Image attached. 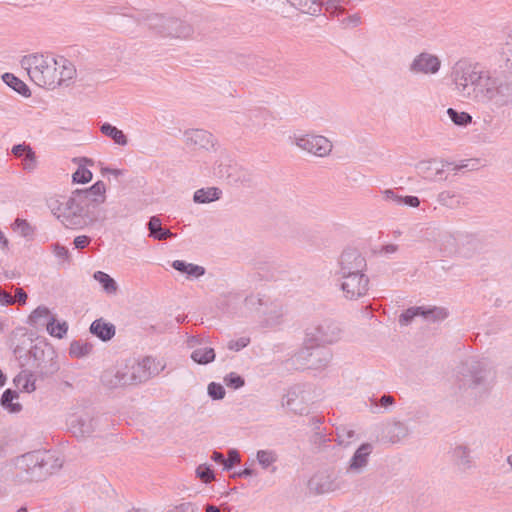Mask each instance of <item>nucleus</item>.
<instances>
[{
    "mask_svg": "<svg viewBox=\"0 0 512 512\" xmlns=\"http://www.w3.org/2000/svg\"><path fill=\"white\" fill-rule=\"evenodd\" d=\"M451 81L456 95L472 101L485 123H492L512 105V83L477 63L466 59L457 61L451 70Z\"/></svg>",
    "mask_w": 512,
    "mask_h": 512,
    "instance_id": "nucleus-1",
    "label": "nucleus"
},
{
    "mask_svg": "<svg viewBox=\"0 0 512 512\" xmlns=\"http://www.w3.org/2000/svg\"><path fill=\"white\" fill-rule=\"evenodd\" d=\"M20 65L32 82L49 90L67 84L76 76L74 64L64 56L32 53L23 56Z\"/></svg>",
    "mask_w": 512,
    "mask_h": 512,
    "instance_id": "nucleus-2",
    "label": "nucleus"
},
{
    "mask_svg": "<svg viewBox=\"0 0 512 512\" xmlns=\"http://www.w3.org/2000/svg\"><path fill=\"white\" fill-rule=\"evenodd\" d=\"M494 380L495 371L485 361H467L457 367L458 388L466 397H482L491 388Z\"/></svg>",
    "mask_w": 512,
    "mask_h": 512,
    "instance_id": "nucleus-3",
    "label": "nucleus"
},
{
    "mask_svg": "<svg viewBox=\"0 0 512 512\" xmlns=\"http://www.w3.org/2000/svg\"><path fill=\"white\" fill-rule=\"evenodd\" d=\"M48 207L57 219L69 229L83 228L100 220L98 215L91 214L76 191H73L69 197H63L62 200L50 199Z\"/></svg>",
    "mask_w": 512,
    "mask_h": 512,
    "instance_id": "nucleus-4",
    "label": "nucleus"
},
{
    "mask_svg": "<svg viewBox=\"0 0 512 512\" xmlns=\"http://www.w3.org/2000/svg\"><path fill=\"white\" fill-rule=\"evenodd\" d=\"M148 28L161 38L188 39L193 34V27L175 17L152 15L147 19Z\"/></svg>",
    "mask_w": 512,
    "mask_h": 512,
    "instance_id": "nucleus-5",
    "label": "nucleus"
},
{
    "mask_svg": "<svg viewBox=\"0 0 512 512\" xmlns=\"http://www.w3.org/2000/svg\"><path fill=\"white\" fill-rule=\"evenodd\" d=\"M342 329L333 320L325 319L312 323L305 330L306 345L326 346L342 338Z\"/></svg>",
    "mask_w": 512,
    "mask_h": 512,
    "instance_id": "nucleus-6",
    "label": "nucleus"
},
{
    "mask_svg": "<svg viewBox=\"0 0 512 512\" xmlns=\"http://www.w3.org/2000/svg\"><path fill=\"white\" fill-rule=\"evenodd\" d=\"M57 459L49 451H36L22 456L21 462L33 478L41 479L58 467Z\"/></svg>",
    "mask_w": 512,
    "mask_h": 512,
    "instance_id": "nucleus-7",
    "label": "nucleus"
},
{
    "mask_svg": "<svg viewBox=\"0 0 512 512\" xmlns=\"http://www.w3.org/2000/svg\"><path fill=\"white\" fill-rule=\"evenodd\" d=\"M290 139L291 143L299 149L317 157L328 156L333 148L332 142L323 135L313 133L299 134L294 135Z\"/></svg>",
    "mask_w": 512,
    "mask_h": 512,
    "instance_id": "nucleus-8",
    "label": "nucleus"
},
{
    "mask_svg": "<svg viewBox=\"0 0 512 512\" xmlns=\"http://www.w3.org/2000/svg\"><path fill=\"white\" fill-rule=\"evenodd\" d=\"M321 346L306 345L294 355L295 363L308 369H322L331 361L332 354L329 350L320 349Z\"/></svg>",
    "mask_w": 512,
    "mask_h": 512,
    "instance_id": "nucleus-9",
    "label": "nucleus"
},
{
    "mask_svg": "<svg viewBox=\"0 0 512 512\" xmlns=\"http://www.w3.org/2000/svg\"><path fill=\"white\" fill-rule=\"evenodd\" d=\"M347 483L340 476L329 471L314 474L308 481V488L315 494H327L344 490Z\"/></svg>",
    "mask_w": 512,
    "mask_h": 512,
    "instance_id": "nucleus-10",
    "label": "nucleus"
},
{
    "mask_svg": "<svg viewBox=\"0 0 512 512\" xmlns=\"http://www.w3.org/2000/svg\"><path fill=\"white\" fill-rule=\"evenodd\" d=\"M442 66L439 56L423 51L417 54L408 66V71L415 76H431L436 75Z\"/></svg>",
    "mask_w": 512,
    "mask_h": 512,
    "instance_id": "nucleus-11",
    "label": "nucleus"
},
{
    "mask_svg": "<svg viewBox=\"0 0 512 512\" xmlns=\"http://www.w3.org/2000/svg\"><path fill=\"white\" fill-rule=\"evenodd\" d=\"M81 197L86 207L92 215H98L100 220L103 219L100 206L106 200V185L103 181H97L88 189L75 190Z\"/></svg>",
    "mask_w": 512,
    "mask_h": 512,
    "instance_id": "nucleus-12",
    "label": "nucleus"
},
{
    "mask_svg": "<svg viewBox=\"0 0 512 512\" xmlns=\"http://www.w3.org/2000/svg\"><path fill=\"white\" fill-rule=\"evenodd\" d=\"M340 276L366 274L367 262L365 257L356 249L344 250L339 260Z\"/></svg>",
    "mask_w": 512,
    "mask_h": 512,
    "instance_id": "nucleus-13",
    "label": "nucleus"
},
{
    "mask_svg": "<svg viewBox=\"0 0 512 512\" xmlns=\"http://www.w3.org/2000/svg\"><path fill=\"white\" fill-rule=\"evenodd\" d=\"M341 277V289L347 299H358L369 290V277L366 274L345 275Z\"/></svg>",
    "mask_w": 512,
    "mask_h": 512,
    "instance_id": "nucleus-14",
    "label": "nucleus"
},
{
    "mask_svg": "<svg viewBox=\"0 0 512 512\" xmlns=\"http://www.w3.org/2000/svg\"><path fill=\"white\" fill-rule=\"evenodd\" d=\"M129 364L136 384L149 380L163 369V366L159 367V363L152 357H145L141 361H129Z\"/></svg>",
    "mask_w": 512,
    "mask_h": 512,
    "instance_id": "nucleus-15",
    "label": "nucleus"
},
{
    "mask_svg": "<svg viewBox=\"0 0 512 512\" xmlns=\"http://www.w3.org/2000/svg\"><path fill=\"white\" fill-rule=\"evenodd\" d=\"M35 358L36 370L42 377H48L59 370L55 352L52 349H39L35 347L32 351Z\"/></svg>",
    "mask_w": 512,
    "mask_h": 512,
    "instance_id": "nucleus-16",
    "label": "nucleus"
},
{
    "mask_svg": "<svg viewBox=\"0 0 512 512\" xmlns=\"http://www.w3.org/2000/svg\"><path fill=\"white\" fill-rule=\"evenodd\" d=\"M184 142L190 148L208 151L214 148L216 139L204 129H188L184 132Z\"/></svg>",
    "mask_w": 512,
    "mask_h": 512,
    "instance_id": "nucleus-17",
    "label": "nucleus"
},
{
    "mask_svg": "<svg viewBox=\"0 0 512 512\" xmlns=\"http://www.w3.org/2000/svg\"><path fill=\"white\" fill-rule=\"evenodd\" d=\"M372 452V445L362 444L353 454L349 461L346 472L351 474H360L368 465L369 456Z\"/></svg>",
    "mask_w": 512,
    "mask_h": 512,
    "instance_id": "nucleus-18",
    "label": "nucleus"
},
{
    "mask_svg": "<svg viewBox=\"0 0 512 512\" xmlns=\"http://www.w3.org/2000/svg\"><path fill=\"white\" fill-rule=\"evenodd\" d=\"M70 429L77 437L89 436L95 429L94 419L89 415L74 417L70 421Z\"/></svg>",
    "mask_w": 512,
    "mask_h": 512,
    "instance_id": "nucleus-19",
    "label": "nucleus"
},
{
    "mask_svg": "<svg viewBox=\"0 0 512 512\" xmlns=\"http://www.w3.org/2000/svg\"><path fill=\"white\" fill-rule=\"evenodd\" d=\"M54 316L48 307L41 305L31 312L27 319V324L33 328L44 327L47 322H50V318H54Z\"/></svg>",
    "mask_w": 512,
    "mask_h": 512,
    "instance_id": "nucleus-20",
    "label": "nucleus"
},
{
    "mask_svg": "<svg viewBox=\"0 0 512 512\" xmlns=\"http://www.w3.org/2000/svg\"><path fill=\"white\" fill-rule=\"evenodd\" d=\"M90 332L102 341H108L115 335V326L102 319H97L92 322Z\"/></svg>",
    "mask_w": 512,
    "mask_h": 512,
    "instance_id": "nucleus-21",
    "label": "nucleus"
},
{
    "mask_svg": "<svg viewBox=\"0 0 512 512\" xmlns=\"http://www.w3.org/2000/svg\"><path fill=\"white\" fill-rule=\"evenodd\" d=\"M296 10L309 15H318L322 10L321 0H287Z\"/></svg>",
    "mask_w": 512,
    "mask_h": 512,
    "instance_id": "nucleus-22",
    "label": "nucleus"
},
{
    "mask_svg": "<svg viewBox=\"0 0 512 512\" xmlns=\"http://www.w3.org/2000/svg\"><path fill=\"white\" fill-rule=\"evenodd\" d=\"M482 249L481 242L475 237H464L460 240L458 253L465 258H470Z\"/></svg>",
    "mask_w": 512,
    "mask_h": 512,
    "instance_id": "nucleus-23",
    "label": "nucleus"
},
{
    "mask_svg": "<svg viewBox=\"0 0 512 512\" xmlns=\"http://www.w3.org/2000/svg\"><path fill=\"white\" fill-rule=\"evenodd\" d=\"M149 236L157 240H165L174 236V234L167 228H163L161 220L157 216L150 218L148 222Z\"/></svg>",
    "mask_w": 512,
    "mask_h": 512,
    "instance_id": "nucleus-24",
    "label": "nucleus"
},
{
    "mask_svg": "<svg viewBox=\"0 0 512 512\" xmlns=\"http://www.w3.org/2000/svg\"><path fill=\"white\" fill-rule=\"evenodd\" d=\"M263 313L265 315L264 323L266 326H276L280 324L284 316L283 307L279 303H272Z\"/></svg>",
    "mask_w": 512,
    "mask_h": 512,
    "instance_id": "nucleus-25",
    "label": "nucleus"
},
{
    "mask_svg": "<svg viewBox=\"0 0 512 512\" xmlns=\"http://www.w3.org/2000/svg\"><path fill=\"white\" fill-rule=\"evenodd\" d=\"M100 131L103 135L112 139L117 145L126 146L128 143V139L123 131L111 125L110 123L102 124Z\"/></svg>",
    "mask_w": 512,
    "mask_h": 512,
    "instance_id": "nucleus-26",
    "label": "nucleus"
},
{
    "mask_svg": "<svg viewBox=\"0 0 512 512\" xmlns=\"http://www.w3.org/2000/svg\"><path fill=\"white\" fill-rule=\"evenodd\" d=\"M410 434L409 427L400 421H395L387 431L391 443H399Z\"/></svg>",
    "mask_w": 512,
    "mask_h": 512,
    "instance_id": "nucleus-27",
    "label": "nucleus"
},
{
    "mask_svg": "<svg viewBox=\"0 0 512 512\" xmlns=\"http://www.w3.org/2000/svg\"><path fill=\"white\" fill-rule=\"evenodd\" d=\"M215 351L209 346H200L195 348L191 353V359L201 365L211 363L215 359Z\"/></svg>",
    "mask_w": 512,
    "mask_h": 512,
    "instance_id": "nucleus-28",
    "label": "nucleus"
},
{
    "mask_svg": "<svg viewBox=\"0 0 512 512\" xmlns=\"http://www.w3.org/2000/svg\"><path fill=\"white\" fill-rule=\"evenodd\" d=\"M221 193V190L216 187L202 188L195 191L193 200L196 203H209L218 200Z\"/></svg>",
    "mask_w": 512,
    "mask_h": 512,
    "instance_id": "nucleus-29",
    "label": "nucleus"
},
{
    "mask_svg": "<svg viewBox=\"0 0 512 512\" xmlns=\"http://www.w3.org/2000/svg\"><path fill=\"white\" fill-rule=\"evenodd\" d=\"M101 382L108 389L122 387L123 384L118 367L105 370L101 375Z\"/></svg>",
    "mask_w": 512,
    "mask_h": 512,
    "instance_id": "nucleus-30",
    "label": "nucleus"
},
{
    "mask_svg": "<svg viewBox=\"0 0 512 512\" xmlns=\"http://www.w3.org/2000/svg\"><path fill=\"white\" fill-rule=\"evenodd\" d=\"M14 382L16 386L23 392L31 393L36 390L34 376L26 371L18 374L15 377Z\"/></svg>",
    "mask_w": 512,
    "mask_h": 512,
    "instance_id": "nucleus-31",
    "label": "nucleus"
},
{
    "mask_svg": "<svg viewBox=\"0 0 512 512\" xmlns=\"http://www.w3.org/2000/svg\"><path fill=\"white\" fill-rule=\"evenodd\" d=\"M3 81L12 89H14L19 94L28 97L30 96V90L28 86L19 78L11 73H5L3 76Z\"/></svg>",
    "mask_w": 512,
    "mask_h": 512,
    "instance_id": "nucleus-32",
    "label": "nucleus"
},
{
    "mask_svg": "<svg viewBox=\"0 0 512 512\" xmlns=\"http://www.w3.org/2000/svg\"><path fill=\"white\" fill-rule=\"evenodd\" d=\"M46 330L52 337L62 339L68 332V324L66 321L57 322L54 316L50 318V322L46 323Z\"/></svg>",
    "mask_w": 512,
    "mask_h": 512,
    "instance_id": "nucleus-33",
    "label": "nucleus"
},
{
    "mask_svg": "<svg viewBox=\"0 0 512 512\" xmlns=\"http://www.w3.org/2000/svg\"><path fill=\"white\" fill-rule=\"evenodd\" d=\"M94 279L99 282L103 288V290L107 294H115L117 292V284L115 280L110 277L107 273L102 271H97L93 275Z\"/></svg>",
    "mask_w": 512,
    "mask_h": 512,
    "instance_id": "nucleus-34",
    "label": "nucleus"
},
{
    "mask_svg": "<svg viewBox=\"0 0 512 512\" xmlns=\"http://www.w3.org/2000/svg\"><path fill=\"white\" fill-rule=\"evenodd\" d=\"M93 350V345L89 342L73 341L70 344L69 354L75 358H81L89 355Z\"/></svg>",
    "mask_w": 512,
    "mask_h": 512,
    "instance_id": "nucleus-35",
    "label": "nucleus"
},
{
    "mask_svg": "<svg viewBox=\"0 0 512 512\" xmlns=\"http://www.w3.org/2000/svg\"><path fill=\"white\" fill-rule=\"evenodd\" d=\"M447 115L450 120L457 126L466 127L472 123V116L464 111H457L454 108L447 109Z\"/></svg>",
    "mask_w": 512,
    "mask_h": 512,
    "instance_id": "nucleus-36",
    "label": "nucleus"
},
{
    "mask_svg": "<svg viewBox=\"0 0 512 512\" xmlns=\"http://www.w3.org/2000/svg\"><path fill=\"white\" fill-rule=\"evenodd\" d=\"M437 202L448 208H457L460 206V198L452 191H442L437 196Z\"/></svg>",
    "mask_w": 512,
    "mask_h": 512,
    "instance_id": "nucleus-37",
    "label": "nucleus"
},
{
    "mask_svg": "<svg viewBox=\"0 0 512 512\" xmlns=\"http://www.w3.org/2000/svg\"><path fill=\"white\" fill-rule=\"evenodd\" d=\"M420 169L423 170L426 177H430L433 180L443 179L444 164L438 167L436 162L423 163L420 165Z\"/></svg>",
    "mask_w": 512,
    "mask_h": 512,
    "instance_id": "nucleus-38",
    "label": "nucleus"
},
{
    "mask_svg": "<svg viewBox=\"0 0 512 512\" xmlns=\"http://www.w3.org/2000/svg\"><path fill=\"white\" fill-rule=\"evenodd\" d=\"M420 315L429 322H435L444 320L448 316V313L446 309L441 307H432L428 309L423 307V313H420Z\"/></svg>",
    "mask_w": 512,
    "mask_h": 512,
    "instance_id": "nucleus-39",
    "label": "nucleus"
},
{
    "mask_svg": "<svg viewBox=\"0 0 512 512\" xmlns=\"http://www.w3.org/2000/svg\"><path fill=\"white\" fill-rule=\"evenodd\" d=\"M12 228L25 238L32 237L35 232V228L27 220L21 218L15 219Z\"/></svg>",
    "mask_w": 512,
    "mask_h": 512,
    "instance_id": "nucleus-40",
    "label": "nucleus"
},
{
    "mask_svg": "<svg viewBox=\"0 0 512 512\" xmlns=\"http://www.w3.org/2000/svg\"><path fill=\"white\" fill-rule=\"evenodd\" d=\"M453 457L459 466L466 468L470 465V451L465 446L459 445L455 447Z\"/></svg>",
    "mask_w": 512,
    "mask_h": 512,
    "instance_id": "nucleus-41",
    "label": "nucleus"
},
{
    "mask_svg": "<svg viewBox=\"0 0 512 512\" xmlns=\"http://www.w3.org/2000/svg\"><path fill=\"white\" fill-rule=\"evenodd\" d=\"M354 436L355 432L346 426H340L336 428V441L339 445H350Z\"/></svg>",
    "mask_w": 512,
    "mask_h": 512,
    "instance_id": "nucleus-42",
    "label": "nucleus"
},
{
    "mask_svg": "<svg viewBox=\"0 0 512 512\" xmlns=\"http://www.w3.org/2000/svg\"><path fill=\"white\" fill-rule=\"evenodd\" d=\"M17 397L18 395L16 392L7 389L1 397L2 406L9 409L11 412H19L21 410V405L19 403H12V401Z\"/></svg>",
    "mask_w": 512,
    "mask_h": 512,
    "instance_id": "nucleus-43",
    "label": "nucleus"
},
{
    "mask_svg": "<svg viewBox=\"0 0 512 512\" xmlns=\"http://www.w3.org/2000/svg\"><path fill=\"white\" fill-rule=\"evenodd\" d=\"M257 460L259 464L264 468H268L270 465L277 461V455L272 450H259L257 452Z\"/></svg>",
    "mask_w": 512,
    "mask_h": 512,
    "instance_id": "nucleus-44",
    "label": "nucleus"
},
{
    "mask_svg": "<svg viewBox=\"0 0 512 512\" xmlns=\"http://www.w3.org/2000/svg\"><path fill=\"white\" fill-rule=\"evenodd\" d=\"M22 168L23 170L27 172H34L36 168L38 167V160L36 153L33 151V149H28L27 153L22 158Z\"/></svg>",
    "mask_w": 512,
    "mask_h": 512,
    "instance_id": "nucleus-45",
    "label": "nucleus"
},
{
    "mask_svg": "<svg viewBox=\"0 0 512 512\" xmlns=\"http://www.w3.org/2000/svg\"><path fill=\"white\" fill-rule=\"evenodd\" d=\"M72 180L74 183H88L92 180V172L80 164L78 169L73 173Z\"/></svg>",
    "mask_w": 512,
    "mask_h": 512,
    "instance_id": "nucleus-46",
    "label": "nucleus"
},
{
    "mask_svg": "<svg viewBox=\"0 0 512 512\" xmlns=\"http://www.w3.org/2000/svg\"><path fill=\"white\" fill-rule=\"evenodd\" d=\"M420 313H423V307L408 308L399 317L400 325H402V326L409 325L415 317L421 316Z\"/></svg>",
    "mask_w": 512,
    "mask_h": 512,
    "instance_id": "nucleus-47",
    "label": "nucleus"
},
{
    "mask_svg": "<svg viewBox=\"0 0 512 512\" xmlns=\"http://www.w3.org/2000/svg\"><path fill=\"white\" fill-rule=\"evenodd\" d=\"M224 383L233 389H239L244 386V379L235 372H231L224 377Z\"/></svg>",
    "mask_w": 512,
    "mask_h": 512,
    "instance_id": "nucleus-48",
    "label": "nucleus"
},
{
    "mask_svg": "<svg viewBox=\"0 0 512 512\" xmlns=\"http://www.w3.org/2000/svg\"><path fill=\"white\" fill-rule=\"evenodd\" d=\"M120 372V378L123 386L136 384L134 377L132 376L131 367L129 362L125 365L118 367Z\"/></svg>",
    "mask_w": 512,
    "mask_h": 512,
    "instance_id": "nucleus-49",
    "label": "nucleus"
},
{
    "mask_svg": "<svg viewBox=\"0 0 512 512\" xmlns=\"http://www.w3.org/2000/svg\"><path fill=\"white\" fill-rule=\"evenodd\" d=\"M196 475L204 482L209 483L214 480V472L206 464H201L196 468Z\"/></svg>",
    "mask_w": 512,
    "mask_h": 512,
    "instance_id": "nucleus-50",
    "label": "nucleus"
},
{
    "mask_svg": "<svg viewBox=\"0 0 512 512\" xmlns=\"http://www.w3.org/2000/svg\"><path fill=\"white\" fill-rule=\"evenodd\" d=\"M208 395L213 400H221L225 397V389L221 384L211 382L207 388Z\"/></svg>",
    "mask_w": 512,
    "mask_h": 512,
    "instance_id": "nucleus-51",
    "label": "nucleus"
},
{
    "mask_svg": "<svg viewBox=\"0 0 512 512\" xmlns=\"http://www.w3.org/2000/svg\"><path fill=\"white\" fill-rule=\"evenodd\" d=\"M54 255L62 262L69 261V251L66 247L60 245L59 243H55L52 245Z\"/></svg>",
    "mask_w": 512,
    "mask_h": 512,
    "instance_id": "nucleus-52",
    "label": "nucleus"
},
{
    "mask_svg": "<svg viewBox=\"0 0 512 512\" xmlns=\"http://www.w3.org/2000/svg\"><path fill=\"white\" fill-rule=\"evenodd\" d=\"M250 343V339L248 337H241L237 340H230L227 344L229 350L239 351L245 348Z\"/></svg>",
    "mask_w": 512,
    "mask_h": 512,
    "instance_id": "nucleus-53",
    "label": "nucleus"
},
{
    "mask_svg": "<svg viewBox=\"0 0 512 512\" xmlns=\"http://www.w3.org/2000/svg\"><path fill=\"white\" fill-rule=\"evenodd\" d=\"M240 462V455L239 453L232 449L228 451V458L224 460V469L229 470L233 467V465Z\"/></svg>",
    "mask_w": 512,
    "mask_h": 512,
    "instance_id": "nucleus-54",
    "label": "nucleus"
},
{
    "mask_svg": "<svg viewBox=\"0 0 512 512\" xmlns=\"http://www.w3.org/2000/svg\"><path fill=\"white\" fill-rule=\"evenodd\" d=\"M381 194H382L383 200H385L387 202H392L395 205L399 206L401 196L398 195L394 190L385 189V190L381 191Z\"/></svg>",
    "mask_w": 512,
    "mask_h": 512,
    "instance_id": "nucleus-55",
    "label": "nucleus"
},
{
    "mask_svg": "<svg viewBox=\"0 0 512 512\" xmlns=\"http://www.w3.org/2000/svg\"><path fill=\"white\" fill-rule=\"evenodd\" d=\"M28 149H32L30 145L26 143H21L14 145L11 149L12 154L17 158H23L24 155L27 153Z\"/></svg>",
    "mask_w": 512,
    "mask_h": 512,
    "instance_id": "nucleus-56",
    "label": "nucleus"
},
{
    "mask_svg": "<svg viewBox=\"0 0 512 512\" xmlns=\"http://www.w3.org/2000/svg\"><path fill=\"white\" fill-rule=\"evenodd\" d=\"M406 205L410 207H418L420 205V200L416 196H401L399 206Z\"/></svg>",
    "mask_w": 512,
    "mask_h": 512,
    "instance_id": "nucleus-57",
    "label": "nucleus"
},
{
    "mask_svg": "<svg viewBox=\"0 0 512 512\" xmlns=\"http://www.w3.org/2000/svg\"><path fill=\"white\" fill-rule=\"evenodd\" d=\"M205 273V269L202 266L195 265L192 263L188 264L186 274L189 276L199 277Z\"/></svg>",
    "mask_w": 512,
    "mask_h": 512,
    "instance_id": "nucleus-58",
    "label": "nucleus"
},
{
    "mask_svg": "<svg viewBox=\"0 0 512 512\" xmlns=\"http://www.w3.org/2000/svg\"><path fill=\"white\" fill-rule=\"evenodd\" d=\"M167 512H195L194 505L190 502L181 503L169 509Z\"/></svg>",
    "mask_w": 512,
    "mask_h": 512,
    "instance_id": "nucleus-59",
    "label": "nucleus"
},
{
    "mask_svg": "<svg viewBox=\"0 0 512 512\" xmlns=\"http://www.w3.org/2000/svg\"><path fill=\"white\" fill-rule=\"evenodd\" d=\"M264 304V300L259 296L250 295L245 299V305L250 309L256 307V305L262 306Z\"/></svg>",
    "mask_w": 512,
    "mask_h": 512,
    "instance_id": "nucleus-60",
    "label": "nucleus"
},
{
    "mask_svg": "<svg viewBox=\"0 0 512 512\" xmlns=\"http://www.w3.org/2000/svg\"><path fill=\"white\" fill-rule=\"evenodd\" d=\"M321 2H322V7L324 6L326 11H328L332 14H334L338 10H340L339 3L336 0H321Z\"/></svg>",
    "mask_w": 512,
    "mask_h": 512,
    "instance_id": "nucleus-61",
    "label": "nucleus"
},
{
    "mask_svg": "<svg viewBox=\"0 0 512 512\" xmlns=\"http://www.w3.org/2000/svg\"><path fill=\"white\" fill-rule=\"evenodd\" d=\"M503 57L505 58V61L507 65L509 64L512 68V41L507 42L505 46L503 47L502 51Z\"/></svg>",
    "mask_w": 512,
    "mask_h": 512,
    "instance_id": "nucleus-62",
    "label": "nucleus"
},
{
    "mask_svg": "<svg viewBox=\"0 0 512 512\" xmlns=\"http://www.w3.org/2000/svg\"><path fill=\"white\" fill-rule=\"evenodd\" d=\"M16 302V300L11 296L10 293L1 290L0 291V305H12Z\"/></svg>",
    "mask_w": 512,
    "mask_h": 512,
    "instance_id": "nucleus-63",
    "label": "nucleus"
},
{
    "mask_svg": "<svg viewBox=\"0 0 512 512\" xmlns=\"http://www.w3.org/2000/svg\"><path fill=\"white\" fill-rule=\"evenodd\" d=\"M90 241L91 239L88 236L80 235L74 239V245L77 249H83L90 243Z\"/></svg>",
    "mask_w": 512,
    "mask_h": 512,
    "instance_id": "nucleus-64",
    "label": "nucleus"
}]
</instances>
